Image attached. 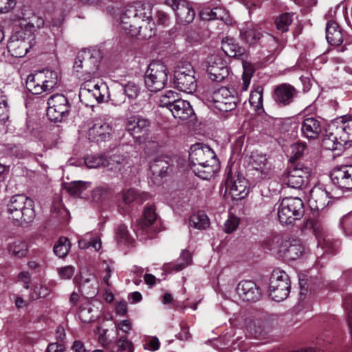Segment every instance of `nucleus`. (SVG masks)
Masks as SVG:
<instances>
[{"label":"nucleus","mask_w":352,"mask_h":352,"mask_svg":"<svg viewBox=\"0 0 352 352\" xmlns=\"http://www.w3.org/2000/svg\"><path fill=\"white\" fill-rule=\"evenodd\" d=\"M152 8L149 4L136 3L125 8L121 16V28L131 36L148 39L155 34L153 30Z\"/></svg>","instance_id":"nucleus-1"},{"label":"nucleus","mask_w":352,"mask_h":352,"mask_svg":"<svg viewBox=\"0 0 352 352\" xmlns=\"http://www.w3.org/2000/svg\"><path fill=\"white\" fill-rule=\"evenodd\" d=\"M189 161L192 171L203 179H210L220 168L214 152L208 146L201 144L191 146Z\"/></svg>","instance_id":"nucleus-2"},{"label":"nucleus","mask_w":352,"mask_h":352,"mask_svg":"<svg viewBox=\"0 0 352 352\" xmlns=\"http://www.w3.org/2000/svg\"><path fill=\"white\" fill-rule=\"evenodd\" d=\"M352 142V118H339L331 122L322 140V146L327 150H340Z\"/></svg>","instance_id":"nucleus-3"},{"label":"nucleus","mask_w":352,"mask_h":352,"mask_svg":"<svg viewBox=\"0 0 352 352\" xmlns=\"http://www.w3.org/2000/svg\"><path fill=\"white\" fill-rule=\"evenodd\" d=\"M6 212L12 220L29 223L35 217L34 201L24 195H14L7 201Z\"/></svg>","instance_id":"nucleus-4"},{"label":"nucleus","mask_w":352,"mask_h":352,"mask_svg":"<svg viewBox=\"0 0 352 352\" xmlns=\"http://www.w3.org/2000/svg\"><path fill=\"white\" fill-rule=\"evenodd\" d=\"M168 71L166 66L158 61L152 62L148 66L144 75V84L152 92L162 90L168 80Z\"/></svg>","instance_id":"nucleus-5"},{"label":"nucleus","mask_w":352,"mask_h":352,"mask_svg":"<svg viewBox=\"0 0 352 352\" xmlns=\"http://www.w3.org/2000/svg\"><path fill=\"white\" fill-rule=\"evenodd\" d=\"M303 214V202L298 197H285L278 208V220L282 224H290Z\"/></svg>","instance_id":"nucleus-6"},{"label":"nucleus","mask_w":352,"mask_h":352,"mask_svg":"<svg viewBox=\"0 0 352 352\" xmlns=\"http://www.w3.org/2000/svg\"><path fill=\"white\" fill-rule=\"evenodd\" d=\"M195 72L188 63H182L174 71L173 83L179 91L191 94L197 89Z\"/></svg>","instance_id":"nucleus-7"},{"label":"nucleus","mask_w":352,"mask_h":352,"mask_svg":"<svg viewBox=\"0 0 352 352\" xmlns=\"http://www.w3.org/2000/svg\"><path fill=\"white\" fill-rule=\"evenodd\" d=\"M289 277L284 271H274L269 285L270 296L275 301L286 299L290 292Z\"/></svg>","instance_id":"nucleus-8"},{"label":"nucleus","mask_w":352,"mask_h":352,"mask_svg":"<svg viewBox=\"0 0 352 352\" xmlns=\"http://www.w3.org/2000/svg\"><path fill=\"white\" fill-rule=\"evenodd\" d=\"M226 188L234 200L244 199L249 193L248 181L237 171L229 170L225 182Z\"/></svg>","instance_id":"nucleus-9"},{"label":"nucleus","mask_w":352,"mask_h":352,"mask_svg":"<svg viewBox=\"0 0 352 352\" xmlns=\"http://www.w3.org/2000/svg\"><path fill=\"white\" fill-rule=\"evenodd\" d=\"M47 116L54 122H61L66 118L70 111L67 98L62 94L52 96L47 101Z\"/></svg>","instance_id":"nucleus-10"},{"label":"nucleus","mask_w":352,"mask_h":352,"mask_svg":"<svg viewBox=\"0 0 352 352\" xmlns=\"http://www.w3.org/2000/svg\"><path fill=\"white\" fill-rule=\"evenodd\" d=\"M311 172L309 166L298 163L288 170L285 182L291 188H301L309 183Z\"/></svg>","instance_id":"nucleus-11"},{"label":"nucleus","mask_w":352,"mask_h":352,"mask_svg":"<svg viewBox=\"0 0 352 352\" xmlns=\"http://www.w3.org/2000/svg\"><path fill=\"white\" fill-rule=\"evenodd\" d=\"M30 37L23 30L17 31L10 38L7 48L12 56L23 57L31 48Z\"/></svg>","instance_id":"nucleus-12"},{"label":"nucleus","mask_w":352,"mask_h":352,"mask_svg":"<svg viewBox=\"0 0 352 352\" xmlns=\"http://www.w3.org/2000/svg\"><path fill=\"white\" fill-rule=\"evenodd\" d=\"M206 72L213 81H222L228 75L226 61L218 54L209 56L206 60Z\"/></svg>","instance_id":"nucleus-13"},{"label":"nucleus","mask_w":352,"mask_h":352,"mask_svg":"<svg viewBox=\"0 0 352 352\" xmlns=\"http://www.w3.org/2000/svg\"><path fill=\"white\" fill-rule=\"evenodd\" d=\"M250 163L254 171L253 175L258 179H268L272 176V166L265 155L258 151L252 152Z\"/></svg>","instance_id":"nucleus-14"},{"label":"nucleus","mask_w":352,"mask_h":352,"mask_svg":"<svg viewBox=\"0 0 352 352\" xmlns=\"http://www.w3.org/2000/svg\"><path fill=\"white\" fill-rule=\"evenodd\" d=\"M332 183L343 191L352 190V166L335 168L331 173Z\"/></svg>","instance_id":"nucleus-15"},{"label":"nucleus","mask_w":352,"mask_h":352,"mask_svg":"<svg viewBox=\"0 0 352 352\" xmlns=\"http://www.w3.org/2000/svg\"><path fill=\"white\" fill-rule=\"evenodd\" d=\"M298 91L288 83L276 86L273 92V99L279 106L285 107L292 104L298 96Z\"/></svg>","instance_id":"nucleus-16"},{"label":"nucleus","mask_w":352,"mask_h":352,"mask_svg":"<svg viewBox=\"0 0 352 352\" xmlns=\"http://www.w3.org/2000/svg\"><path fill=\"white\" fill-rule=\"evenodd\" d=\"M335 197L324 188L316 186L309 192V203L312 208L318 210H323L330 203V199Z\"/></svg>","instance_id":"nucleus-17"},{"label":"nucleus","mask_w":352,"mask_h":352,"mask_svg":"<svg viewBox=\"0 0 352 352\" xmlns=\"http://www.w3.org/2000/svg\"><path fill=\"white\" fill-rule=\"evenodd\" d=\"M212 102L214 107L221 112L230 111L236 107L234 97L226 87H221L213 94Z\"/></svg>","instance_id":"nucleus-18"},{"label":"nucleus","mask_w":352,"mask_h":352,"mask_svg":"<svg viewBox=\"0 0 352 352\" xmlns=\"http://www.w3.org/2000/svg\"><path fill=\"white\" fill-rule=\"evenodd\" d=\"M322 123L320 118L307 117L301 122V134L308 140H316L319 138L322 131Z\"/></svg>","instance_id":"nucleus-19"},{"label":"nucleus","mask_w":352,"mask_h":352,"mask_svg":"<svg viewBox=\"0 0 352 352\" xmlns=\"http://www.w3.org/2000/svg\"><path fill=\"white\" fill-rule=\"evenodd\" d=\"M149 127L150 121L140 116H131L126 121V130L136 139L146 134Z\"/></svg>","instance_id":"nucleus-20"},{"label":"nucleus","mask_w":352,"mask_h":352,"mask_svg":"<svg viewBox=\"0 0 352 352\" xmlns=\"http://www.w3.org/2000/svg\"><path fill=\"white\" fill-rule=\"evenodd\" d=\"M305 251V248L300 239H289L284 241L280 256L287 260L294 261L299 258Z\"/></svg>","instance_id":"nucleus-21"},{"label":"nucleus","mask_w":352,"mask_h":352,"mask_svg":"<svg viewBox=\"0 0 352 352\" xmlns=\"http://www.w3.org/2000/svg\"><path fill=\"white\" fill-rule=\"evenodd\" d=\"M112 131V127L109 124L97 120L88 131L89 139L96 142L106 141L110 138Z\"/></svg>","instance_id":"nucleus-22"},{"label":"nucleus","mask_w":352,"mask_h":352,"mask_svg":"<svg viewBox=\"0 0 352 352\" xmlns=\"http://www.w3.org/2000/svg\"><path fill=\"white\" fill-rule=\"evenodd\" d=\"M239 296L245 301H256L261 296V292L256 283L252 280H242L236 287Z\"/></svg>","instance_id":"nucleus-23"},{"label":"nucleus","mask_w":352,"mask_h":352,"mask_svg":"<svg viewBox=\"0 0 352 352\" xmlns=\"http://www.w3.org/2000/svg\"><path fill=\"white\" fill-rule=\"evenodd\" d=\"M173 105L170 111L175 119L184 122L194 117V111L188 101L179 99Z\"/></svg>","instance_id":"nucleus-24"},{"label":"nucleus","mask_w":352,"mask_h":352,"mask_svg":"<svg viewBox=\"0 0 352 352\" xmlns=\"http://www.w3.org/2000/svg\"><path fill=\"white\" fill-rule=\"evenodd\" d=\"M239 36L245 43L255 45L261 39L262 32L258 25L247 23L240 29Z\"/></svg>","instance_id":"nucleus-25"},{"label":"nucleus","mask_w":352,"mask_h":352,"mask_svg":"<svg viewBox=\"0 0 352 352\" xmlns=\"http://www.w3.org/2000/svg\"><path fill=\"white\" fill-rule=\"evenodd\" d=\"M176 19L178 23L186 25L191 23L195 16L194 9L186 1H181L177 7L174 8Z\"/></svg>","instance_id":"nucleus-26"},{"label":"nucleus","mask_w":352,"mask_h":352,"mask_svg":"<svg viewBox=\"0 0 352 352\" xmlns=\"http://www.w3.org/2000/svg\"><path fill=\"white\" fill-rule=\"evenodd\" d=\"M326 38L331 45L339 46L344 41L342 30L334 21H330L326 26Z\"/></svg>","instance_id":"nucleus-27"},{"label":"nucleus","mask_w":352,"mask_h":352,"mask_svg":"<svg viewBox=\"0 0 352 352\" xmlns=\"http://www.w3.org/2000/svg\"><path fill=\"white\" fill-rule=\"evenodd\" d=\"M44 74L43 72H38L36 74H30L26 80L25 86L27 89L32 94H41L44 91H47L43 85Z\"/></svg>","instance_id":"nucleus-28"},{"label":"nucleus","mask_w":352,"mask_h":352,"mask_svg":"<svg viewBox=\"0 0 352 352\" xmlns=\"http://www.w3.org/2000/svg\"><path fill=\"white\" fill-rule=\"evenodd\" d=\"M44 19L36 15H32L28 19H22L20 22L21 30L26 33L28 37H32V33L37 29L43 28Z\"/></svg>","instance_id":"nucleus-29"},{"label":"nucleus","mask_w":352,"mask_h":352,"mask_svg":"<svg viewBox=\"0 0 352 352\" xmlns=\"http://www.w3.org/2000/svg\"><path fill=\"white\" fill-rule=\"evenodd\" d=\"M221 50L229 57L239 58L244 54V48L241 47L232 38H225L221 42Z\"/></svg>","instance_id":"nucleus-30"},{"label":"nucleus","mask_w":352,"mask_h":352,"mask_svg":"<svg viewBox=\"0 0 352 352\" xmlns=\"http://www.w3.org/2000/svg\"><path fill=\"white\" fill-rule=\"evenodd\" d=\"M8 253L14 258H21L27 256L28 245L23 241L16 240L7 245Z\"/></svg>","instance_id":"nucleus-31"},{"label":"nucleus","mask_w":352,"mask_h":352,"mask_svg":"<svg viewBox=\"0 0 352 352\" xmlns=\"http://www.w3.org/2000/svg\"><path fill=\"white\" fill-rule=\"evenodd\" d=\"M156 217L154 207L146 206L144 211V217L140 222L138 232H141L142 234L144 231L147 232L150 229L149 227L155 222Z\"/></svg>","instance_id":"nucleus-32"},{"label":"nucleus","mask_w":352,"mask_h":352,"mask_svg":"<svg viewBox=\"0 0 352 352\" xmlns=\"http://www.w3.org/2000/svg\"><path fill=\"white\" fill-rule=\"evenodd\" d=\"M201 17L204 20H225L228 17L226 10L221 7H216L213 9L206 8L201 12Z\"/></svg>","instance_id":"nucleus-33"},{"label":"nucleus","mask_w":352,"mask_h":352,"mask_svg":"<svg viewBox=\"0 0 352 352\" xmlns=\"http://www.w3.org/2000/svg\"><path fill=\"white\" fill-rule=\"evenodd\" d=\"M244 322L247 330L254 336H260L264 330L265 322L261 318L250 316Z\"/></svg>","instance_id":"nucleus-34"},{"label":"nucleus","mask_w":352,"mask_h":352,"mask_svg":"<svg viewBox=\"0 0 352 352\" xmlns=\"http://www.w3.org/2000/svg\"><path fill=\"white\" fill-rule=\"evenodd\" d=\"M210 225L208 216L203 212L192 214L189 218V226L197 230H205Z\"/></svg>","instance_id":"nucleus-35"},{"label":"nucleus","mask_w":352,"mask_h":352,"mask_svg":"<svg viewBox=\"0 0 352 352\" xmlns=\"http://www.w3.org/2000/svg\"><path fill=\"white\" fill-rule=\"evenodd\" d=\"M149 198L147 192H138L135 189H129L123 192L122 199L126 204H129L133 201H137L142 204Z\"/></svg>","instance_id":"nucleus-36"},{"label":"nucleus","mask_w":352,"mask_h":352,"mask_svg":"<svg viewBox=\"0 0 352 352\" xmlns=\"http://www.w3.org/2000/svg\"><path fill=\"white\" fill-rule=\"evenodd\" d=\"M91 282H95L94 277L91 275H89L87 278L82 276L80 280L78 282V287L80 293L82 295H86L90 298L94 296L97 294V287H96V284L91 283L92 289H90L89 287H87V285Z\"/></svg>","instance_id":"nucleus-37"},{"label":"nucleus","mask_w":352,"mask_h":352,"mask_svg":"<svg viewBox=\"0 0 352 352\" xmlns=\"http://www.w3.org/2000/svg\"><path fill=\"white\" fill-rule=\"evenodd\" d=\"M181 99L179 95L172 90L165 91L159 98L158 104L162 107H166L169 111L173 107V104Z\"/></svg>","instance_id":"nucleus-38"},{"label":"nucleus","mask_w":352,"mask_h":352,"mask_svg":"<svg viewBox=\"0 0 352 352\" xmlns=\"http://www.w3.org/2000/svg\"><path fill=\"white\" fill-rule=\"evenodd\" d=\"M284 241H285L283 240L280 236L272 235L265 239L263 246L270 251L277 252L280 255L282 245L284 244Z\"/></svg>","instance_id":"nucleus-39"},{"label":"nucleus","mask_w":352,"mask_h":352,"mask_svg":"<svg viewBox=\"0 0 352 352\" xmlns=\"http://www.w3.org/2000/svg\"><path fill=\"white\" fill-rule=\"evenodd\" d=\"M263 87L257 86L250 94L249 102L257 111L263 108Z\"/></svg>","instance_id":"nucleus-40"},{"label":"nucleus","mask_w":352,"mask_h":352,"mask_svg":"<svg viewBox=\"0 0 352 352\" xmlns=\"http://www.w3.org/2000/svg\"><path fill=\"white\" fill-rule=\"evenodd\" d=\"M78 245L81 249L92 247L95 250H99L101 248V242L98 236L92 237L91 234H87L78 241Z\"/></svg>","instance_id":"nucleus-41"},{"label":"nucleus","mask_w":352,"mask_h":352,"mask_svg":"<svg viewBox=\"0 0 352 352\" xmlns=\"http://www.w3.org/2000/svg\"><path fill=\"white\" fill-rule=\"evenodd\" d=\"M126 159L120 155L114 154L106 158L104 167H107L109 170L114 171H121L122 164L125 163Z\"/></svg>","instance_id":"nucleus-42"},{"label":"nucleus","mask_w":352,"mask_h":352,"mask_svg":"<svg viewBox=\"0 0 352 352\" xmlns=\"http://www.w3.org/2000/svg\"><path fill=\"white\" fill-rule=\"evenodd\" d=\"M89 182L75 181L67 184L65 187L67 192L75 196H80L82 192L90 186Z\"/></svg>","instance_id":"nucleus-43"},{"label":"nucleus","mask_w":352,"mask_h":352,"mask_svg":"<svg viewBox=\"0 0 352 352\" xmlns=\"http://www.w3.org/2000/svg\"><path fill=\"white\" fill-rule=\"evenodd\" d=\"M168 168V162L161 159L155 160L150 164V170L153 174L161 177L166 175Z\"/></svg>","instance_id":"nucleus-44"},{"label":"nucleus","mask_w":352,"mask_h":352,"mask_svg":"<svg viewBox=\"0 0 352 352\" xmlns=\"http://www.w3.org/2000/svg\"><path fill=\"white\" fill-rule=\"evenodd\" d=\"M293 14L290 13H284L279 15L275 21L276 28L278 31L281 32H286L289 30V25H291L293 19Z\"/></svg>","instance_id":"nucleus-45"},{"label":"nucleus","mask_w":352,"mask_h":352,"mask_svg":"<svg viewBox=\"0 0 352 352\" xmlns=\"http://www.w3.org/2000/svg\"><path fill=\"white\" fill-rule=\"evenodd\" d=\"M192 255L190 252L187 250H183L181 253L180 257L177 262L173 265L172 270L176 272L182 270L192 263Z\"/></svg>","instance_id":"nucleus-46"},{"label":"nucleus","mask_w":352,"mask_h":352,"mask_svg":"<svg viewBox=\"0 0 352 352\" xmlns=\"http://www.w3.org/2000/svg\"><path fill=\"white\" fill-rule=\"evenodd\" d=\"M106 158L102 155H87L85 157V163L89 168L104 167Z\"/></svg>","instance_id":"nucleus-47"},{"label":"nucleus","mask_w":352,"mask_h":352,"mask_svg":"<svg viewBox=\"0 0 352 352\" xmlns=\"http://www.w3.org/2000/svg\"><path fill=\"white\" fill-rule=\"evenodd\" d=\"M44 74L43 82L45 84L43 85L45 89L48 91L52 90L54 88L58 82V73L55 71L46 69L42 72Z\"/></svg>","instance_id":"nucleus-48"},{"label":"nucleus","mask_w":352,"mask_h":352,"mask_svg":"<svg viewBox=\"0 0 352 352\" xmlns=\"http://www.w3.org/2000/svg\"><path fill=\"white\" fill-rule=\"evenodd\" d=\"M69 241L66 237H60L55 244L53 251L60 258L65 256L69 249Z\"/></svg>","instance_id":"nucleus-49"},{"label":"nucleus","mask_w":352,"mask_h":352,"mask_svg":"<svg viewBox=\"0 0 352 352\" xmlns=\"http://www.w3.org/2000/svg\"><path fill=\"white\" fill-rule=\"evenodd\" d=\"M116 239L118 243L123 245H130L131 239L129 236L127 227L125 225L118 226L116 232Z\"/></svg>","instance_id":"nucleus-50"},{"label":"nucleus","mask_w":352,"mask_h":352,"mask_svg":"<svg viewBox=\"0 0 352 352\" xmlns=\"http://www.w3.org/2000/svg\"><path fill=\"white\" fill-rule=\"evenodd\" d=\"M336 245L333 243L328 236H318V247H320L324 252L333 254L336 252Z\"/></svg>","instance_id":"nucleus-51"},{"label":"nucleus","mask_w":352,"mask_h":352,"mask_svg":"<svg viewBox=\"0 0 352 352\" xmlns=\"http://www.w3.org/2000/svg\"><path fill=\"white\" fill-rule=\"evenodd\" d=\"M122 92L131 100L135 99L140 93V87L133 82H129L123 86Z\"/></svg>","instance_id":"nucleus-52"},{"label":"nucleus","mask_w":352,"mask_h":352,"mask_svg":"<svg viewBox=\"0 0 352 352\" xmlns=\"http://www.w3.org/2000/svg\"><path fill=\"white\" fill-rule=\"evenodd\" d=\"M94 58L89 52H82L79 53L74 63V68L78 72V68L87 67L91 63V59Z\"/></svg>","instance_id":"nucleus-53"},{"label":"nucleus","mask_w":352,"mask_h":352,"mask_svg":"<svg viewBox=\"0 0 352 352\" xmlns=\"http://www.w3.org/2000/svg\"><path fill=\"white\" fill-rule=\"evenodd\" d=\"M117 352H133L132 342L129 341L125 336H121L116 342Z\"/></svg>","instance_id":"nucleus-54"},{"label":"nucleus","mask_w":352,"mask_h":352,"mask_svg":"<svg viewBox=\"0 0 352 352\" xmlns=\"http://www.w3.org/2000/svg\"><path fill=\"white\" fill-rule=\"evenodd\" d=\"M337 52L343 54L342 56L338 57L342 61H352V43H347L343 46L338 47Z\"/></svg>","instance_id":"nucleus-55"},{"label":"nucleus","mask_w":352,"mask_h":352,"mask_svg":"<svg viewBox=\"0 0 352 352\" xmlns=\"http://www.w3.org/2000/svg\"><path fill=\"white\" fill-rule=\"evenodd\" d=\"M94 93V99L98 102L101 103L105 100V95L107 93V87L105 84L101 83L94 90H92Z\"/></svg>","instance_id":"nucleus-56"},{"label":"nucleus","mask_w":352,"mask_h":352,"mask_svg":"<svg viewBox=\"0 0 352 352\" xmlns=\"http://www.w3.org/2000/svg\"><path fill=\"white\" fill-rule=\"evenodd\" d=\"M63 22V19L62 16L52 19V21L50 22V28L54 36H60L62 35L63 30L61 26Z\"/></svg>","instance_id":"nucleus-57"},{"label":"nucleus","mask_w":352,"mask_h":352,"mask_svg":"<svg viewBox=\"0 0 352 352\" xmlns=\"http://www.w3.org/2000/svg\"><path fill=\"white\" fill-rule=\"evenodd\" d=\"M78 318L85 323L94 321L96 318L95 316L92 314V309L91 307L81 308L78 313Z\"/></svg>","instance_id":"nucleus-58"},{"label":"nucleus","mask_w":352,"mask_h":352,"mask_svg":"<svg viewBox=\"0 0 352 352\" xmlns=\"http://www.w3.org/2000/svg\"><path fill=\"white\" fill-rule=\"evenodd\" d=\"M239 224V219L235 216L230 215L224 224V230L226 233H231L234 231Z\"/></svg>","instance_id":"nucleus-59"},{"label":"nucleus","mask_w":352,"mask_h":352,"mask_svg":"<svg viewBox=\"0 0 352 352\" xmlns=\"http://www.w3.org/2000/svg\"><path fill=\"white\" fill-rule=\"evenodd\" d=\"M306 149V144L305 143L299 142L294 143L291 146V153L292 157L298 159L302 156Z\"/></svg>","instance_id":"nucleus-60"},{"label":"nucleus","mask_w":352,"mask_h":352,"mask_svg":"<svg viewBox=\"0 0 352 352\" xmlns=\"http://www.w3.org/2000/svg\"><path fill=\"white\" fill-rule=\"evenodd\" d=\"M9 118V109L5 99L0 100V122H5Z\"/></svg>","instance_id":"nucleus-61"},{"label":"nucleus","mask_w":352,"mask_h":352,"mask_svg":"<svg viewBox=\"0 0 352 352\" xmlns=\"http://www.w3.org/2000/svg\"><path fill=\"white\" fill-rule=\"evenodd\" d=\"M50 294V289L46 286L42 285H36L34 287V293L32 294V297L38 298H45L48 296Z\"/></svg>","instance_id":"nucleus-62"},{"label":"nucleus","mask_w":352,"mask_h":352,"mask_svg":"<svg viewBox=\"0 0 352 352\" xmlns=\"http://www.w3.org/2000/svg\"><path fill=\"white\" fill-rule=\"evenodd\" d=\"M16 0H0V12L6 13L14 8Z\"/></svg>","instance_id":"nucleus-63"},{"label":"nucleus","mask_w":352,"mask_h":352,"mask_svg":"<svg viewBox=\"0 0 352 352\" xmlns=\"http://www.w3.org/2000/svg\"><path fill=\"white\" fill-rule=\"evenodd\" d=\"M59 275L62 278L69 279L74 273V268L72 266H66L58 270Z\"/></svg>","instance_id":"nucleus-64"}]
</instances>
